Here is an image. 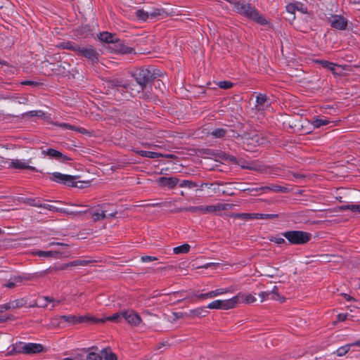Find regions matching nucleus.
<instances>
[{"instance_id": "0e129e2a", "label": "nucleus", "mask_w": 360, "mask_h": 360, "mask_svg": "<svg viewBox=\"0 0 360 360\" xmlns=\"http://www.w3.org/2000/svg\"><path fill=\"white\" fill-rule=\"evenodd\" d=\"M347 314H339L338 315V320L339 321H344L347 319Z\"/></svg>"}, {"instance_id": "a18cd8bd", "label": "nucleus", "mask_w": 360, "mask_h": 360, "mask_svg": "<svg viewBox=\"0 0 360 360\" xmlns=\"http://www.w3.org/2000/svg\"><path fill=\"white\" fill-rule=\"evenodd\" d=\"M7 305H8L9 309H16L22 305V300H13V301H11V302L7 303Z\"/></svg>"}, {"instance_id": "cd10ccee", "label": "nucleus", "mask_w": 360, "mask_h": 360, "mask_svg": "<svg viewBox=\"0 0 360 360\" xmlns=\"http://www.w3.org/2000/svg\"><path fill=\"white\" fill-rule=\"evenodd\" d=\"M238 290L236 285H231L228 288H217L214 290L216 297L225 295L226 293H233Z\"/></svg>"}, {"instance_id": "20e7f679", "label": "nucleus", "mask_w": 360, "mask_h": 360, "mask_svg": "<svg viewBox=\"0 0 360 360\" xmlns=\"http://www.w3.org/2000/svg\"><path fill=\"white\" fill-rule=\"evenodd\" d=\"M292 245H304L311 239V234L302 231H288L282 233Z\"/></svg>"}, {"instance_id": "9b49d317", "label": "nucleus", "mask_w": 360, "mask_h": 360, "mask_svg": "<svg viewBox=\"0 0 360 360\" xmlns=\"http://www.w3.org/2000/svg\"><path fill=\"white\" fill-rule=\"evenodd\" d=\"M82 212L85 214L89 213L91 216L92 219L94 221L101 220L107 217H113L116 214V212L107 214L106 210H103L101 207H98L91 210H85L83 211Z\"/></svg>"}, {"instance_id": "473e14b6", "label": "nucleus", "mask_w": 360, "mask_h": 360, "mask_svg": "<svg viewBox=\"0 0 360 360\" xmlns=\"http://www.w3.org/2000/svg\"><path fill=\"white\" fill-rule=\"evenodd\" d=\"M340 210H349L352 212L360 214V205H356V204H352V203L347 204V205H341L340 207Z\"/></svg>"}, {"instance_id": "ddd939ff", "label": "nucleus", "mask_w": 360, "mask_h": 360, "mask_svg": "<svg viewBox=\"0 0 360 360\" xmlns=\"http://www.w3.org/2000/svg\"><path fill=\"white\" fill-rule=\"evenodd\" d=\"M330 26L335 29L344 30L347 28V20L342 15H333L329 18Z\"/></svg>"}, {"instance_id": "bb28decb", "label": "nucleus", "mask_w": 360, "mask_h": 360, "mask_svg": "<svg viewBox=\"0 0 360 360\" xmlns=\"http://www.w3.org/2000/svg\"><path fill=\"white\" fill-rule=\"evenodd\" d=\"M80 46L81 45H79L74 41H71L63 42L60 45V46L63 47V49L72 51L77 55V53L80 48Z\"/></svg>"}, {"instance_id": "4d7b16f0", "label": "nucleus", "mask_w": 360, "mask_h": 360, "mask_svg": "<svg viewBox=\"0 0 360 360\" xmlns=\"http://www.w3.org/2000/svg\"><path fill=\"white\" fill-rule=\"evenodd\" d=\"M155 259H156V257H151V256H148V255L141 257V261L143 262H149L154 261Z\"/></svg>"}, {"instance_id": "ea45409f", "label": "nucleus", "mask_w": 360, "mask_h": 360, "mask_svg": "<svg viewBox=\"0 0 360 360\" xmlns=\"http://www.w3.org/2000/svg\"><path fill=\"white\" fill-rule=\"evenodd\" d=\"M202 206H189L187 207L181 208V211H186L191 212H198L202 214Z\"/></svg>"}, {"instance_id": "de8ad7c7", "label": "nucleus", "mask_w": 360, "mask_h": 360, "mask_svg": "<svg viewBox=\"0 0 360 360\" xmlns=\"http://www.w3.org/2000/svg\"><path fill=\"white\" fill-rule=\"evenodd\" d=\"M314 63L320 65L323 68L327 69L330 62L326 60L315 59L314 60Z\"/></svg>"}, {"instance_id": "13d9d810", "label": "nucleus", "mask_w": 360, "mask_h": 360, "mask_svg": "<svg viewBox=\"0 0 360 360\" xmlns=\"http://www.w3.org/2000/svg\"><path fill=\"white\" fill-rule=\"evenodd\" d=\"M214 184H217L218 186H222V185H224V183H222V182H216V183H214V184L202 183L200 185V188H202L203 187H209V188H210V187H212Z\"/></svg>"}, {"instance_id": "393cba45", "label": "nucleus", "mask_w": 360, "mask_h": 360, "mask_svg": "<svg viewBox=\"0 0 360 360\" xmlns=\"http://www.w3.org/2000/svg\"><path fill=\"white\" fill-rule=\"evenodd\" d=\"M182 294L183 292H181V297H182V299H188L193 302H195L197 300H207L206 292L198 293V292H196L193 294H189L185 296H183Z\"/></svg>"}, {"instance_id": "338daca9", "label": "nucleus", "mask_w": 360, "mask_h": 360, "mask_svg": "<svg viewBox=\"0 0 360 360\" xmlns=\"http://www.w3.org/2000/svg\"><path fill=\"white\" fill-rule=\"evenodd\" d=\"M8 307L7 305V303L6 304H0V313L1 312H3V311H5L6 310H8Z\"/></svg>"}, {"instance_id": "dca6fc26", "label": "nucleus", "mask_w": 360, "mask_h": 360, "mask_svg": "<svg viewBox=\"0 0 360 360\" xmlns=\"http://www.w3.org/2000/svg\"><path fill=\"white\" fill-rule=\"evenodd\" d=\"M157 181L161 187H167L169 189H172L178 184L179 179L174 176H161L158 179Z\"/></svg>"}, {"instance_id": "9d476101", "label": "nucleus", "mask_w": 360, "mask_h": 360, "mask_svg": "<svg viewBox=\"0 0 360 360\" xmlns=\"http://www.w3.org/2000/svg\"><path fill=\"white\" fill-rule=\"evenodd\" d=\"M236 217L242 219H276L277 214H259V213H238Z\"/></svg>"}, {"instance_id": "4468645a", "label": "nucleus", "mask_w": 360, "mask_h": 360, "mask_svg": "<svg viewBox=\"0 0 360 360\" xmlns=\"http://www.w3.org/2000/svg\"><path fill=\"white\" fill-rule=\"evenodd\" d=\"M122 317L130 325L136 326L141 322L140 316L133 310H127L122 311Z\"/></svg>"}, {"instance_id": "b1692460", "label": "nucleus", "mask_w": 360, "mask_h": 360, "mask_svg": "<svg viewBox=\"0 0 360 360\" xmlns=\"http://www.w3.org/2000/svg\"><path fill=\"white\" fill-rule=\"evenodd\" d=\"M34 255L45 258H55L57 259L60 257V253L56 250H48V251H37L34 253Z\"/></svg>"}, {"instance_id": "c03bdc74", "label": "nucleus", "mask_w": 360, "mask_h": 360, "mask_svg": "<svg viewBox=\"0 0 360 360\" xmlns=\"http://www.w3.org/2000/svg\"><path fill=\"white\" fill-rule=\"evenodd\" d=\"M269 240L277 245L286 244L285 239L279 236H271Z\"/></svg>"}, {"instance_id": "f3484780", "label": "nucleus", "mask_w": 360, "mask_h": 360, "mask_svg": "<svg viewBox=\"0 0 360 360\" xmlns=\"http://www.w3.org/2000/svg\"><path fill=\"white\" fill-rule=\"evenodd\" d=\"M269 98L266 94L259 93L256 97L255 108L258 111L264 110L270 105Z\"/></svg>"}, {"instance_id": "1a4fd4ad", "label": "nucleus", "mask_w": 360, "mask_h": 360, "mask_svg": "<svg viewBox=\"0 0 360 360\" xmlns=\"http://www.w3.org/2000/svg\"><path fill=\"white\" fill-rule=\"evenodd\" d=\"M109 48L114 53H121V54H129L134 52L133 48L127 46L123 41L119 39L116 37V39L113 41L112 45H109Z\"/></svg>"}, {"instance_id": "4c0bfd02", "label": "nucleus", "mask_w": 360, "mask_h": 360, "mask_svg": "<svg viewBox=\"0 0 360 360\" xmlns=\"http://www.w3.org/2000/svg\"><path fill=\"white\" fill-rule=\"evenodd\" d=\"M179 186L181 188H193L198 186V184L190 180H182L179 182Z\"/></svg>"}, {"instance_id": "a878e982", "label": "nucleus", "mask_w": 360, "mask_h": 360, "mask_svg": "<svg viewBox=\"0 0 360 360\" xmlns=\"http://www.w3.org/2000/svg\"><path fill=\"white\" fill-rule=\"evenodd\" d=\"M234 205L229 203H217L216 205H212V212L217 213L221 211L231 210L233 207Z\"/></svg>"}, {"instance_id": "7ed1b4c3", "label": "nucleus", "mask_w": 360, "mask_h": 360, "mask_svg": "<svg viewBox=\"0 0 360 360\" xmlns=\"http://www.w3.org/2000/svg\"><path fill=\"white\" fill-rule=\"evenodd\" d=\"M136 86H133L135 95L143 91L147 84L156 77V74L148 68H139L134 73Z\"/></svg>"}, {"instance_id": "f704fd0d", "label": "nucleus", "mask_w": 360, "mask_h": 360, "mask_svg": "<svg viewBox=\"0 0 360 360\" xmlns=\"http://www.w3.org/2000/svg\"><path fill=\"white\" fill-rule=\"evenodd\" d=\"M270 292L271 299L274 300H280L281 302L284 301V298H283L280 294L278 293V288L276 285H274Z\"/></svg>"}, {"instance_id": "e433bc0d", "label": "nucleus", "mask_w": 360, "mask_h": 360, "mask_svg": "<svg viewBox=\"0 0 360 360\" xmlns=\"http://www.w3.org/2000/svg\"><path fill=\"white\" fill-rule=\"evenodd\" d=\"M351 347H352V345H349V344H347L344 346L340 347L336 350V354L339 356H342L345 355L349 351Z\"/></svg>"}, {"instance_id": "49530a36", "label": "nucleus", "mask_w": 360, "mask_h": 360, "mask_svg": "<svg viewBox=\"0 0 360 360\" xmlns=\"http://www.w3.org/2000/svg\"><path fill=\"white\" fill-rule=\"evenodd\" d=\"M233 84L229 81H220L218 82V86L223 89H229L233 86Z\"/></svg>"}, {"instance_id": "412c9836", "label": "nucleus", "mask_w": 360, "mask_h": 360, "mask_svg": "<svg viewBox=\"0 0 360 360\" xmlns=\"http://www.w3.org/2000/svg\"><path fill=\"white\" fill-rule=\"evenodd\" d=\"M116 35L108 32H100L98 34V39L103 42H105L112 45L113 41L116 39Z\"/></svg>"}, {"instance_id": "f8f14e48", "label": "nucleus", "mask_w": 360, "mask_h": 360, "mask_svg": "<svg viewBox=\"0 0 360 360\" xmlns=\"http://www.w3.org/2000/svg\"><path fill=\"white\" fill-rule=\"evenodd\" d=\"M41 154L43 155L49 156V158L55 159L63 163L72 160V159L68 155L53 148H49L46 150H42Z\"/></svg>"}, {"instance_id": "423d86ee", "label": "nucleus", "mask_w": 360, "mask_h": 360, "mask_svg": "<svg viewBox=\"0 0 360 360\" xmlns=\"http://www.w3.org/2000/svg\"><path fill=\"white\" fill-rule=\"evenodd\" d=\"M77 56L85 58L91 64L94 65L99 61L100 53L91 45L80 46Z\"/></svg>"}, {"instance_id": "a211bd4d", "label": "nucleus", "mask_w": 360, "mask_h": 360, "mask_svg": "<svg viewBox=\"0 0 360 360\" xmlns=\"http://www.w3.org/2000/svg\"><path fill=\"white\" fill-rule=\"evenodd\" d=\"M132 151L135 153L136 154L141 156V157H146L151 159L158 158L160 157H165V158H169L172 156L171 155H163L160 153H156L153 151H146V150H142L139 149H132Z\"/></svg>"}, {"instance_id": "2f4dec72", "label": "nucleus", "mask_w": 360, "mask_h": 360, "mask_svg": "<svg viewBox=\"0 0 360 360\" xmlns=\"http://www.w3.org/2000/svg\"><path fill=\"white\" fill-rule=\"evenodd\" d=\"M43 201L44 200L39 198H27L23 200V202L32 207H40Z\"/></svg>"}, {"instance_id": "603ef678", "label": "nucleus", "mask_w": 360, "mask_h": 360, "mask_svg": "<svg viewBox=\"0 0 360 360\" xmlns=\"http://www.w3.org/2000/svg\"><path fill=\"white\" fill-rule=\"evenodd\" d=\"M87 264V261L86 260H75L70 262L68 266H78L82 265L84 266Z\"/></svg>"}, {"instance_id": "c85d7f7f", "label": "nucleus", "mask_w": 360, "mask_h": 360, "mask_svg": "<svg viewBox=\"0 0 360 360\" xmlns=\"http://www.w3.org/2000/svg\"><path fill=\"white\" fill-rule=\"evenodd\" d=\"M330 121L325 117H316L312 120V125L314 128H319L321 127L327 125Z\"/></svg>"}, {"instance_id": "6e6552de", "label": "nucleus", "mask_w": 360, "mask_h": 360, "mask_svg": "<svg viewBox=\"0 0 360 360\" xmlns=\"http://www.w3.org/2000/svg\"><path fill=\"white\" fill-rule=\"evenodd\" d=\"M44 347L41 344L34 342H21L18 345V350L26 354H38L43 352Z\"/></svg>"}, {"instance_id": "58836bf2", "label": "nucleus", "mask_w": 360, "mask_h": 360, "mask_svg": "<svg viewBox=\"0 0 360 360\" xmlns=\"http://www.w3.org/2000/svg\"><path fill=\"white\" fill-rule=\"evenodd\" d=\"M101 354L105 360H117L115 354L112 352H108L107 349H103L101 350Z\"/></svg>"}, {"instance_id": "a19ab883", "label": "nucleus", "mask_w": 360, "mask_h": 360, "mask_svg": "<svg viewBox=\"0 0 360 360\" xmlns=\"http://www.w3.org/2000/svg\"><path fill=\"white\" fill-rule=\"evenodd\" d=\"M136 16L143 21H146L149 18V13L142 9L137 10L136 11Z\"/></svg>"}, {"instance_id": "c9c22d12", "label": "nucleus", "mask_w": 360, "mask_h": 360, "mask_svg": "<svg viewBox=\"0 0 360 360\" xmlns=\"http://www.w3.org/2000/svg\"><path fill=\"white\" fill-rule=\"evenodd\" d=\"M226 134V130L223 128L215 129L213 131H212V132H211V135L214 138H218V139L223 138L224 136H225Z\"/></svg>"}, {"instance_id": "774afa93", "label": "nucleus", "mask_w": 360, "mask_h": 360, "mask_svg": "<svg viewBox=\"0 0 360 360\" xmlns=\"http://www.w3.org/2000/svg\"><path fill=\"white\" fill-rule=\"evenodd\" d=\"M344 297L347 301H354L355 300V299L353 297H352L347 294H344Z\"/></svg>"}, {"instance_id": "0eeeda50", "label": "nucleus", "mask_w": 360, "mask_h": 360, "mask_svg": "<svg viewBox=\"0 0 360 360\" xmlns=\"http://www.w3.org/2000/svg\"><path fill=\"white\" fill-rule=\"evenodd\" d=\"M51 180L57 183L64 184L71 187H77V177L69 174H62L60 172H53L51 174Z\"/></svg>"}, {"instance_id": "72a5a7b5", "label": "nucleus", "mask_w": 360, "mask_h": 360, "mask_svg": "<svg viewBox=\"0 0 360 360\" xmlns=\"http://www.w3.org/2000/svg\"><path fill=\"white\" fill-rule=\"evenodd\" d=\"M191 314L195 316L204 317L209 313L206 307H200L190 311Z\"/></svg>"}, {"instance_id": "864d4df0", "label": "nucleus", "mask_w": 360, "mask_h": 360, "mask_svg": "<svg viewBox=\"0 0 360 360\" xmlns=\"http://www.w3.org/2000/svg\"><path fill=\"white\" fill-rule=\"evenodd\" d=\"M259 296L262 298V301H264L269 298H271L270 292L269 291L261 292Z\"/></svg>"}, {"instance_id": "4be33fe9", "label": "nucleus", "mask_w": 360, "mask_h": 360, "mask_svg": "<svg viewBox=\"0 0 360 360\" xmlns=\"http://www.w3.org/2000/svg\"><path fill=\"white\" fill-rule=\"evenodd\" d=\"M55 125L58 126L62 129H66L75 131L79 132L82 134H85L87 133V130L86 129L82 128V127H76L75 125H72L68 123H64V122L58 123V122H56L55 124Z\"/></svg>"}, {"instance_id": "79ce46f5", "label": "nucleus", "mask_w": 360, "mask_h": 360, "mask_svg": "<svg viewBox=\"0 0 360 360\" xmlns=\"http://www.w3.org/2000/svg\"><path fill=\"white\" fill-rule=\"evenodd\" d=\"M40 207L48 210L53 212H58L62 211V209L58 208V207H56L53 205H49V204L43 203V202H41V206H40Z\"/></svg>"}, {"instance_id": "8fccbe9b", "label": "nucleus", "mask_w": 360, "mask_h": 360, "mask_svg": "<svg viewBox=\"0 0 360 360\" xmlns=\"http://www.w3.org/2000/svg\"><path fill=\"white\" fill-rule=\"evenodd\" d=\"M27 115L30 117H42L44 112L42 110H31L27 112Z\"/></svg>"}, {"instance_id": "2eb2a0df", "label": "nucleus", "mask_w": 360, "mask_h": 360, "mask_svg": "<svg viewBox=\"0 0 360 360\" xmlns=\"http://www.w3.org/2000/svg\"><path fill=\"white\" fill-rule=\"evenodd\" d=\"M30 160H19V159H12L9 162V167L14 169H28L34 172H37V169L35 167L29 165Z\"/></svg>"}, {"instance_id": "5701e85b", "label": "nucleus", "mask_w": 360, "mask_h": 360, "mask_svg": "<svg viewBox=\"0 0 360 360\" xmlns=\"http://www.w3.org/2000/svg\"><path fill=\"white\" fill-rule=\"evenodd\" d=\"M236 296L238 298V303L251 304L256 301L255 297L251 294L238 292Z\"/></svg>"}, {"instance_id": "69168bd1", "label": "nucleus", "mask_w": 360, "mask_h": 360, "mask_svg": "<svg viewBox=\"0 0 360 360\" xmlns=\"http://www.w3.org/2000/svg\"><path fill=\"white\" fill-rule=\"evenodd\" d=\"M207 300V299H212L216 297L214 290H211L208 292H206Z\"/></svg>"}, {"instance_id": "052dcab7", "label": "nucleus", "mask_w": 360, "mask_h": 360, "mask_svg": "<svg viewBox=\"0 0 360 360\" xmlns=\"http://www.w3.org/2000/svg\"><path fill=\"white\" fill-rule=\"evenodd\" d=\"M212 212V205L202 206V214H207Z\"/></svg>"}, {"instance_id": "f03ea898", "label": "nucleus", "mask_w": 360, "mask_h": 360, "mask_svg": "<svg viewBox=\"0 0 360 360\" xmlns=\"http://www.w3.org/2000/svg\"><path fill=\"white\" fill-rule=\"evenodd\" d=\"M109 85L116 89V91L123 94V98L128 100L130 96H134L135 82L133 80H129L121 77H116L110 79L108 82Z\"/></svg>"}, {"instance_id": "e2e57ef3", "label": "nucleus", "mask_w": 360, "mask_h": 360, "mask_svg": "<svg viewBox=\"0 0 360 360\" xmlns=\"http://www.w3.org/2000/svg\"><path fill=\"white\" fill-rule=\"evenodd\" d=\"M160 13H161V11L159 9H157V10L153 11V12L150 13L149 16H150L151 18H155L158 15H160Z\"/></svg>"}, {"instance_id": "680f3d73", "label": "nucleus", "mask_w": 360, "mask_h": 360, "mask_svg": "<svg viewBox=\"0 0 360 360\" xmlns=\"http://www.w3.org/2000/svg\"><path fill=\"white\" fill-rule=\"evenodd\" d=\"M174 254H182L187 253L189 251V249H173Z\"/></svg>"}, {"instance_id": "37998d69", "label": "nucleus", "mask_w": 360, "mask_h": 360, "mask_svg": "<svg viewBox=\"0 0 360 360\" xmlns=\"http://www.w3.org/2000/svg\"><path fill=\"white\" fill-rule=\"evenodd\" d=\"M122 317V312L121 313H115L111 316L107 317V320L114 321V322H120Z\"/></svg>"}, {"instance_id": "6ab92c4d", "label": "nucleus", "mask_w": 360, "mask_h": 360, "mask_svg": "<svg viewBox=\"0 0 360 360\" xmlns=\"http://www.w3.org/2000/svg\"><path fill=\"white\" fill-rule=\"evenodd\" d=\"M86 353V351H84L82 354H77V358L79 360H103V356L98 353L89 352Z\"/></svg>"}, {"instance_id": "bf43d9fd", "label": "nucleus", "mask_w": 360, "mask_h": 360, "mask_svg": "<svg viewBox=\"0 0 360 360\" xmlns=\"http://www.w3.org/2000/svg\"><path fill=\"white\" fill-rule=\"evenodd\" d=\"M42 299L46 300L47 302H54L56 304H58L60 302L59 300H55L50 297H43Z\"/></svg>"}, {"instance_id": "39448f33", "label": "nucleus", "mask_w": 360, "mask_h": 360, "mask_svg": "<svg viewBox=\"0 0 360 360\" xmlns=\"http://www.w3.org/2000/svg\"><path fill=\"white\" fill-rule=\"evenodd\" d=\"M238 304V298L233 296L226 300H216L210 302L207 308L210 309L229 310L234 309Z\"/></svg>"}, {"instance_id": "09e8293b", "label": "nucleus", "mask_w": 360, "mask_h": 360, "mask_svg": "<svg viewBox=\"0 0 360 360\" xmlns=\"http://www.w3.org/2000/svg\"><path fill=\"white\" fill-rule=\"evenodd\" d=\"M11 278L13 281V282L16 284V286L18 284L22 283L25 279H28L27 278L22 276H13L11 277Z\"/></svg>"}, {"instance_id": "aec40b11", "label": "nucleus", "mask_w": 360, "mask_h": 360, "mask_svg": "<svg viewBox=\"0 0 360 360\" xmlns=\"http://www.w3.org/2000/svg\"><path fill=\"white\" fill-rule=\"evenodd\" d=\"M61 319H63L64 321L74 324L87 321L89 319L86 316L68 315L61 316Z\"/></svg>"}, {"instance_id": "3c124183", "label": "nucleus", "mask_w": 360, "mask_h": 360, "mask_svg": "<svg viewBox=\"0 0 360 360\" xmlns=\"http://www.w3.org/2000/svg\"><path fill=\"white\" fill-rule=\"evenodd\" d=\"M21 85H27V86H36L39 85V82L31 81V80H23L20 82Z\"/></svg>"}, {"instance_id": "c756f323", "label": "nucleus", "mask_w": 360, "mask_h": 360, "mask_svg": "<svg viewBox=\"0 0 360 360\" xmlns=\"http://www.w3.org/2000/svg\"><path fill=\"white\" fill-rule=\"evenodd\" d=\"M345 67H346L345 65L342 66L338 64L330 62V65H328V66L327 68V70H329L330 71H331L333 75L335 77H337V76L341 77L343 75L342 71H337L336 68H341L342 70H345Z\"/></svg>"}, {"instance_id": "5fc2aeb1", "label": "nucleus", "mask_w": 360, "mask_h": 360, "mask_svg": "<svg viewBox=\"0 0 360 360\" xmlns=\"http://www.w3.org/2000/svg\"><path fill=\"white\" fill-rule=\"evenodd\" d=\"M3 287H6V288H13L16 286V284L13 282V281L12 280V278H11L9 279V281L6 283H4L2 285Z\"/></svg>"}, {"instance_id": "f257e3e1", "label": "nucleus", "mask_w": 360, "mask_h": 360, "mask_svg": "<svg viewBox=\"0 0 360 360\" xmlns=\"http://www.w3.org/2000/svg\"><path fill=\"white\" fill-rule=\"evenodd\" d=\"M233 10L238 14L252 20L261 25H266L269 20L259 14L255 6L245 1H235L233 3Z\"/></svg>"}, {"instance_id": "6e6d98bb", "label": "nucleus", "mask_w": 360, "mask_h": 360, "mask_svg": "<svg viewBox=\"0 0 360 360\" xmlns=\"http://www.w3.org/2000/svg\"><path fill=\"white\" fill-rule=\"evenodd\" d=\"M286 11L291 13V14H293L295 13V6L292 4H288L287 6H286Z\"/></svg>"}, {"instance_id": "7c9ffc66", "label": "nucleus", "mask_w": 360, "mask_h": 360, "mask_svg": "<svg viewBox=\"0 0 360 360\" xmlns=\"http://www.w3.org/2000/svg\"><path fill=\"white\" fill-rule=\"evenodd\" d=\"M260 190L266 192L267 191H272L274 192H281V193H285L287 191V188L285 187L272 184L271 186H263L259 188Z\"/></svg>"}]
</instances>
